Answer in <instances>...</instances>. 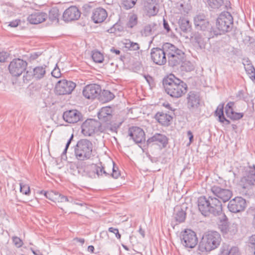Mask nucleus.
I'll use <instances>...</instances> for the list:
<instances>
[{
	"label": "nucleus",
	"mask_w": 255,
	"mask_h": 255,
	"mask_svg": "<svg viewBox=\"0 0 255 255\" xmlns=\"http://www.w3.org/2000/svg\"><path fill=\"white\" fill-rule=\"evenodd\" d=\"M198 207L200 212L204 216L212 214L220 215L222 212L221 201L215 197L202 196L198 199Z\"/></svg>",
	"instance_id": "7ed1b4c3"
},
{
	"label": "nucleus",
	"mask_w": 255,
	"mask_h": 255,
	"mask_svg": "<svg viewBox=\"0 0 255 255\" xmlns=\"http://www.w3.org/2000/svg\"><path fill=\"white\" fill-rule=\"evenodd\" d=\"M12 242L17 248H20L23 245L22 241L18 237L14 236L12 238Z\"/></svg>",
	"instance_id": "5fc2aeb1"
},
{
	"label": "nucleus",
	"mask_w": 255,
	"mask_h": 255,
	"mask_svg": "<svg viewBox=\"0 0 255 255\" xmlns=\"http://www.w3.org/2000/svg\"><path fill=\"white\" fill-rule=\"evenodd\" d=\"M73 134H72L71 137H70V138L68 139V140L67 142V143L65 146V148L62 152V155H63L64 154L65 155L66 154L67 149H68L70 144H71V141L73 140Z\"/></svg>",
	"instance_id": "e2e57ef3"
},
{
	"label": "nucleus",
	"mask_w": 255,
	"mask_h": 255,
	"mask_svg": "<svg viewBox=\"0 0 255 255\" xmlns=\"http://www.w3.org/2000/svg\"><path fill=\"white\" fill-rule=\"evenodd\" d=\"M167 44H163L161 48L154 47L151 49L150 56L151 60L156 65H164L167 62Z\"/></svg>",
	"instance_id": "1a4fd4ad"
},
{
	"label": "nucleus",
	"mask_w": 255,
	"mask_h": 255,
	"mask_svg": "<svg viewBox=\"0 0 255 255\" xmlns=\"http://www.w3.org/2000/svg\"><path fill=\"white\" fill-rule=\"evenodd\" d=\"M158 0H144V8L147 14L149 16H155L159 11Z\"/></svg>",
	"instance_id": "5701e85b"
},
{
	"label": "nucleus",
	"mask_w": 255,
	"mask_h": 255,
	"mask_svg": "<svg viewBox=\"0 0 255 255\" xmlns=\"http://www.w3.org/2000/svg\"><path fill=\"white\" fill-rule=\"evenodd\" d=\"M221 241L220 234L216 231H209L202 237L198 246L201 252H210L220 245Z\"/></svg>",
	"instance_id": "20e7f679"
},
{
	"label": "nucleus",
	"mask_w": 255,
	"mask_h": 255,
	"mask_svg": "<svg viewBox=\"0 0 255 255\" xmlns=\"http://www.w3.org/2000/svg\"><path fill=\"white\" fill-rule=\"evenodd\" d=\"M107 16V12L105 9L98 7L93 10L91 18L94 23H99L103 22Z\"/></svg>",
	"instance_id": "bb28decb"
},
{
	"label": "nucleus",
	"mask_w": 255,
	"mask_h": 255,
	"mask_svg": "<svg viewBox=\"0 0 255 255\" xmlns=\"http://www.w3.org/2000/svg\"><path fill=\"white\" fill-rule=\"evenodd\" d=\"M101 95V100L104 101V102H107L111 101L115 98V95L113 93L109 90H104Z\"/></svg>",
	"instance_id": "4c0bfd02"
},
{
	"label": "nucleus",
	"mask_w": 255,
	"mask_h": 255,
	"mask_svg": "<svg viewBox=\"0 0 255 255\" xmlns=\"http://www.w3.org/2000/svg\"><path fill=\"white\" fill-rule=\"evenodd\" d=\"M69 202L80 206H83L86 205V204L84 202L81 201H78L77 199H73L71 197H70V201Z\"/></svg>",
	"instance_id": "13d9d810"
},
{
	"label": "nucleus",
	"mask_w": 255,
	"mask_h": 255,
	"mask_svg": "<svg viewBox=\"0 0 255 255\" xmlns=\"http://www.w3.org/2000/svg\"><path fill=\"white\" fill-rule=\"evenodd\" d=\"M137 0H122V5L126 9L132 8L136 4Z\"/></svg>",
	"instance_id": "79ce46f5"
},
{
	"label": "nucleus",
	"mask_w": 255,
	"mask_h": 255,
	"mask_svg": "<svg viewBox=\"0 0 255 255\" xmlns=\"http://www.w3.org/2000/svg\"><path fill=\"white\" fill-rule=\"evenodd\" d=\"M82 133L85 136H91L100 131L104 132L101 123L95 119H87L81 126Z\"/></svg>",
	"instance_id": "6e6552de"
},
{
	"label": "nucleus",
	"mask_w": 255,
	"mask_h": 255,
	"mask_svg": "<svg viewBox=\"0 0 255 255\" xmlns=\"http://www.w3.org/2000/svg\"><path fill=\"white\" fill-rule=\"evenodd\" d=\"M52 76L55 78H58L60 77L61 74L60 69L58 68H55L51 72Z\"/></svg>",
	"instance_id": "680f3d73"
},
{
	"label": "nucleus",
	"mask_w": 255,
	"mask_h": 255,
	"mask_svg": "<svg viewBox=\"0 0 255 255\" xmlns=\"http://www.w3.org/2000/svg\"><path fill=\"white\" fill-rule=\"evenodd\" d=\"M8 57V54L5 52H0V62H4Z\"/></svg>",
	"instance_id": "0e129e2a"
},
{
	"label": "nucleus",
	"mask_w": 255,
	"mask_h": 255,
	"mask_svg": "<svg viewBox=\"0 0 255 255\" xmlns=\"http://www.w3.org/2000/svg\"><path fill=\"white\" fill-rule=\"evenodd\" d=\"M239 186L248 191L255 186V165L248 166L245 169V175L241 177Z\"/></svg>",
	"instance_id": "0eeeda50"
},
{
	"label": "nucleus",
	"mask_w": 255,
	"mask_h": 255,
	"mask_svg": "<svg viewBox=\"0 0 255 255\" xmlns=\"http://www.w3.org/2000/svg\"><path fill=\"white\" fill-rule=\"evenodd\" d=\"M47 17L45 12L37 11L29 15L27 19L31 24H37L44 21Z\"/></svg>",
	"instance_id": "a878e982"
},
{
	"label": "nucleus",
	"mask_w": 255,
	"mask_h": 255,
	"mask_svg": "<svg viewBox=\"0 0 255 255\" xmlns=\"http://www.w3.org/2000/svg\"><path fill=\"white\" fill-rule=\"evenodd\" d=\"M143 76L150 86H152L154 85V80L151 76L149 75H144Z\"/></svg>",
	"instance_id": "052dcab7"
},
{
	"label": "nucleus",
	"mask_w": 255,
	"mask_h": 255,
	"mask_svg": "<svg viewBox=\"0 0 255 255\" xmlns=\"http://www.w3.org/2000/svg\"><path fill=\"white\" fill-rule=\"evenodd\" d=\"M59 10L56 7L52 8L49 12V19L51 21H57L59 20Z\"/></svg>",
	"instance_id": "e433bc0d"
},
{
	"label": "nucleus",
	"mask_w": 255,
	"mask_h": 255,
	"mask_svg": "<svg viewBox=\"0 0 255 255\" xmlns=\"http://www.w3.org/2000/svg\"><path fill=\"white\" fill-rule=\"evenodd\" d=\"M209 7L213 9L220 8L224 3V0H207Z\"/></svg>",
	"instance_id": "c9c22d12"
},
{
	"label": "nucleus",
	"mask_w": 255,
	"mask_h": 255,
	"mask_svg": "<svg viewBox=\"0 0 255 255\" xmlns=\"http://www.w3.org/2000/svg\"><path fill=\"white\" fill-rule=\"evenodd\" d=\"M125 47L130 51H136L139 49V45L136 42L128 40L125 43Z\"/></svg>",
	"instance_id": "a19ab883"
},
{
	"label": "nucleus",
	"mask_w": 255,
	"mask_h": 255,
	"mask_svg": "<svg viewBox=\"0 0 255 255\" xmlns=\"http://www.w3.org/2000/svg\"><path fill=\"white\" fill-rule=\"evenodd\" d=\"M124 30V27L122 25L116 23L112 27L107 30V32L110 33H114L117 34L118 33L121 32Z\"/></svg>",
	"instance_id": "ea45409f"
},
{
	"label": "nucleus",
	"mask_w": 255,
	"mask_h": 255,
	"mask_svg": "<svg viewBox=\"0 0 255 255\" xmlns=\"http://www.w3.org/2000/svg\"><path fill=\"white\" fill-rule=\"evenodd\" d=\"M20 23V20L16 19L15 20H13L9 22L8 26H10L12 27H16Z\"/></svg>",
	"instance_id": "338daca9"
},
{
	"label": "nucleus",
	"mask_w": 255,
	"mask_h": 255,
	"mask_svg": "<svg viewBox=\"0 0 255 255\" xmlns=\"http://www.w3.org/2000/svg\"><path fill=\"white\" fill-rule=\"evenodd\" d=\"M211 192L219 200L226 202L229 201L232 196V192L228 189H225L218 185H214L211 187Z\"/></svg>",
	"instance_id": "f3484780"
},
{
	"label": "nucleus",
	"mask_w": 255,
	"mask_h": 255,
	"mask_svg": "<svg viewBox=\"0 0 255 255\" xmlns=\"http://www.w3.org/2000/svg\"><path fill=\"white\" fill-rule=\"evenodd\" d=\"M188 208V205L186 203L175 206L174 209L173 217L176 224L185 222L186 218V211Z\"/></svg>",
	"instance_id": "6ab92c4d"
},
{
	"label": "nucleus",
	"mask_w": 255,
	"mask_h": 255,
	"mask_svg": "<svg viewBox=\"0 0 255 255\" xmlns=\"http://www.w3.org/2000/svg\"><path fill=\"white\" fill-rule=\"evenodd\" d=\"M96 154L92 142L87 139H81L77 142L74 148L76 165L78 172L83 176L96 178L100 175L101 169L98 164H88L87 161L93 160Z\"/></svg>",
	"instance_id": "f257e3e1"
},
{
	"label": "nucleus",
	"mask_w": 255,
	"mask_h": 255,
	"mask_svg": "<svg viewBox=\"0 0 255 255\" xmlns=\"http://www.w3.org/2000/svg\"><path fill=\"white\" fill-rule=\"evenodd\" d=\"M110 51L113 53L116 54L117 55H119L121 54V51L119 49H115L114 47L111 48Z\"/></svg>",
	"instance_id": "774afa93"
},
{
	"label": "nucleus",
	"mask_w": 255,
	"mask_h": 255,
	"mask_svg": "<svg viewBox=\"0 0 255 255\" xmlns=\"http://www.w3.org/2000/svg\"><path fill=\"white\" fill-rule=\"evenodd\" d=\"M27 63L19 58L13 59L9 63L8 70L13 76L18 77L26 70Z\"/></svg>",
	"instance_id": "9b49d317"
},
{
	"label": "nucleus",
	"mask_w": 255,
	"mask_h": 255,
	"mask_svg": "<svg viewBox=\"0 0 255 255\" xmlns=\"http://www.w3.org/2000/svg\"><path fill=\"white\" fill-rule=\"evenodd\" d=\"M168 142V139L167 136L164 134L158 133H155L146 141L148 146L152 143L158 145L161 148H165Z\"/></svg>",
	"instance_id": "aec40b11"
},
{
	"label": "nucleus",
	"mask_w": 255,
	"mask_h": 255,
	"mask_svg": "<svg viewBox=\"0 0 255 255\" xmlns=\"http://www.w3.org/2000/svg\"><path fill=\"white\" fill-rule=\"evenodd\" d=\"M110 232L113 233L115 234L116 237L118 239H120L121 238V235L119 232V230L117 228H115L113 227H110L108 229Z\"/></svg>",
	"instance_id": "bf43d9fd"
},
{
	"label": "nucleus",
	"mask_w": 255,
	"mask_h": 255,
	"mask_svg": "<svg viewBox=\"0 0 255 255\" xmlns=\"http://www.w3.org/2000/svg\"><path fill=\"white\" fill-rule=\"evenodd\" d=\"M249 246L251 252L255 255V234L250 237L249 239Z\"/></svg>",
	"instance_id": "09e8293b"
},
{
	"label": "nucleus",
	"mask_w": 255,
	"mask_h": 255,
	"mask_svg": "<svg viewBox=\"0 0 255 255\" xmlns=\"http://www.w3.org/2000/svg\"><path fill=\"white\" fill-rule=\"evenodd\" d=\"M181 236V243L185 247L192 249L197 245L198 240L196 234L193 231L185 229Z\"/></svg>",
	"instance_id": "f8f14e48"
},
{
	"label": "nucleus",
	"mask_w": 255,
	"mask_h": 255,
	"mask_svg": "<svg viewBox=\"0 0 255 255\" xmlns=\"http://www.w3.org/2000/svg\"><path fill=\"white\" fill-rule=\"evenodd\" d=\"M81 15V12L76 6H71L66 9L63 14V18L65 21H70L78 19Z\"/></svg>",
	"instance_id": "b1692460"
},
{
	"label": "nucleus",
	"mask_w": 255,
	"mask_h": 255,
	"mask_svg": "<svg viewBox=\"0 0 255 255\" xmlns=\"http://www.w3.org/2000/svg\"><path fill=\"white\" fill-rule=\"evenodd\" d=\"M233 250H229L228 247L224 246L220 250V255H231Z\"/></svg>",
	"instance_id": "6e6d98bb"
},
{
	"label": "nucleus",
	"mask_w": 255,
	"mask_h": 255,
	"mask_svg": "<svg viewBox=\"0 0 255 255\" xmlns=\"http://www.w3.org/2000/svg\"><path fill=\"white\" fill-rule=\"evenodd\" d=\"M137 23V16L136 14H133L129 17V20L127 23L128 27L132 28Z\"/></svg>",
	"instance_id": "c03bdc74"
},
{
	"label": "nucleus",
	"mask_w": 255,
	"mask_h": 255,
	"mask_svg": "<svg viewBox=\"0 0 255 255\" xmlns=\"http://www.w3.org/2000/svg\"><path fill=\"white\" fill-rule=\"evenodd\" d=\"M63 118L68 123H76L82 120V114L78 110H71L64 112Z\"/></svg>",
	"instance_id": "4be33fe9"
},
{
	"label": "nucleus",
	"mask_w": 255,
	"mask_h": 255,
	"mask_svg": "<svg viewBox=\"0 0 255 255\" xmlns=\"http://www.w3.org/2000/svg\"><path fill=\"white\" fill-rule=\"evenodd\" d=\"M245 69L249 76L255 72V68L252 63L245 67Z\"/></svg>",
	"instance_id": "4d7b16f0"
},
{
	"label": "nucleus",
	"mask_w": 255,
	"mask_h": 255,
	"mask_svg": "<svg viewBox=\"0 0 255 255\" xmlns=\"http://www.w3.org/2000/svg\"><path fill=\"white\" fill-rule=\"evenodd\" d=\"M247 207L246 201L241 197H236L231 200L228 205L229 210L233 213L244 211Z\"/></svg>",
	"instance_id": "2eb2a0df"
},
{
	"label": "nucleus",
	"mask_w": 255,
	"mask_h": 255,
	"mask_svg": "<svg viewBox=\"0 0 255 255\" xmlns=\"http://www.w3.org/2000/svg\"><path fill=\"white\" fill-rule=\"evenodd\" d=\"M218 216H219V221L218 223L219 228L222 233L224 230H226V227L227 225L229 224L228 218L225 214H223L222 213L221 215Z\"/></svg>",
	"instance_id": "f704fd0d"
},
{
	"label": "nucleus",
	"mask_w": 255,
	"mask_h": 255,
	"mask_svg": "<svg viewBox=\"0 0 255 255\" xmlns=\"http://www.w3.org/2000/svg\"><path fill=\"white\" fill-rule=\"evenodd\" d=\"M107 124L103 128L104 132H111L117 133L118 129L120 128L122 123H112L110 122L106 123Z\"/></svg>",
	"instance_id": "72a5a7b5"
},
{
	"label": "nucleus",
	"mask_w": 255,
	"mask_h": 255,
	"mask_svg": "<svg viewBox=\"0 0 255 255\" xmlns=\"http://www.w3.org/2000/svg\"><path fill=\"white\" fill-rule=\"evenodd\" d=\"M56 199H55L54 201L55 202L62 203L69 202L70 201V198H68L67 196L62 195L58 192H57L56 195Z\"/></svg>",
	"instance_id": "a18cd8bd"
},
{
	"label": "nucleus",
	"mask_w": 255,
	"mask_h": 255,
	"mask_svg": "<svg viewBox=\"0 0 255 255\" xmlns=\"http://www.w3.org/2000/svg\"><path fill=\"white\" fill-rule=\"evenodd\" d=\"M234 24L233 17L228 11L222 12L216 21V27L219 31L216 35L225 34L232 30Z\"/></svg>",
	"instance_id": "423d86ee"
},
{
	"label": "nucleus",
	"mask_w": 255,
	"mask_h": 255,
	"mask_svg": "<svg viewBox=\"0 0 255 255\" xmlns=\"http://www.w3.org/2000/svg\"><path fill=\"white\" fill-rule=\"evenodd\" d=\"M99 164L100 165H98V168L101 169V171L100 175H97V177H102L103 176V175H104L105 176H110L111 171L105 170V167L102 166L101 162H100Z\"/></svg>",
	"instance_id": "603ef678"
},
{
	"label": "nucleus",
	"mask_w": 255,
	"mask_h": 255,
	"mask_svg": "<svg viewBox=\"0 0 255 255\" xmlns=\"http://www.w3.org/2000/svg\"><path fill=\"white\" fill-rule=\"evenodd\" d=\"M167 44V57L169 66L174 67L182 63L185 60V53L180 49L170 43Z\"/></svg>",
	"instance_id": "39448f33"
},
{
	"label": "nucleus",
	"mask_w": 255,
	"mask_h": 255,
	"mask_svg": "<svg viewBox=\"0 0 255 255\" xmlns=\"http://www.w3.org/2000/svg\"><path fill=\"white\" fill-rule=\"evenodd\" d=\"M187 107L191 112L196 111L199 108L201 98L200 94L196 91H190L187 95Z\"/></svg>",
	"instance_id": "ddd939ff"
},
{
	"label": "nucleus",
	"mask_w": 255,
	"mask_h": 255,
	"mask_svg": "<svg viewBox=\"0 0 255 255\" xmlns=\"http://www.w3.org/2000/svg\"><path fill=\"white\" fill-rule=\"evenodd\" d=\"M238 232L237 224L235 223H229L226 227V230L222 232L224 235H234Z\"/></svg>",
	"instance_id": "473e14b6"
},
{
	"label": "nucleus",
	"mask_w": 255,
	"mask_h": 255,
	"mask_svg": "<svg viewBox=\"0 0 255 255\" xmlns=\"http://www.w3.org/2000/svg\"><path fill=\"white\" fill-rule=\"evenodd\" d=\"M45 68V66H38L33 68L29 67L23 76L24 82H28L32 79L36 80L42 79L46 74Z\"/></svg>",
	"instance_id": "9d476101"
},
{
	"label": "nucleus",
	"mask_w": 255,
	"mask_h": 255,
	"mask_svg": "<svg viewBox=\"0 0 255 255\" xmlns=\"http://www.w3.org/2000/svg\"><path fill=\"white\" fill-rule=\"evenodd\" d=\"M162 84L165 92L172 98H180L187 92V84L173 74L164 78Z\"/></svg>",
	"instance_id": "f03ea898"
},
{
	"label": "nucleus",
	"mask_w": 255,
	"mask_h": 255,
	"mask_svg": "<svg viewBox=\"0 0 255 255\" xmlns=\"http://www.w3.org/2000/svg\"><path fill=\"white\" fill-rule=\"evenodd\" d=\"M113 112L114 110L111 107H102L97 114L98 119L103 123L110 122L113 118Z\"/></svg>",
	"instance_id": "393cba45"
},
{
	"label": "nucleus",
	"mask_w": 255,
	"mask_h": 255,
	"mask_svg": "<svg viewBox=\"0 0 255 255\" xmlns=\"http://www.w3.org/2000/svg\"><path fill=\"white\" fill-rule=\"evenodd\" d=\"M92 58L96 63H101L104 61L103 55L98 51H93Z\"/></svg>",
	"instance_id": "58836bf2"
},
{
	"label": "nucleus",
	"mask_w": 255,
	"mask_h": 255,
	"mask_svg": "<svg viewBox=\"0 0 255 255\" xmlns=\"http://www.w3.org/2000/svg\"><path fill=\"white\" fill-rule=\"evenodd\" d=\"M157 27V25L155 23H151L145 25L141 31L142 35L148 36L153 34L156 30Z\"/></svg>",
	"instance_id": "2f4dec72"
},
{
	"label": "nucleus",
	"mask_w": 255,
	"mask_h": 255,
	"mask_svg": "<svg viewBox=\"0 0 255 255\" xmlns=\"http://www.w3.org/2000/svg\"><path fill=\"white\" fill-rule=\"evenodd\" d=\"M180 64L181 65L182 70L191 71L194 69L193 65L189 61H186L184 60L183 63Z\"/></svg>",
	"instance_id": "37998d69"
},
{
	"label": "nucleus",
	"mask_w": 255,
	"mask_h": 255,
	"mask_svg": "<svg viewBox=\"0 0 255 255\" xmlns=\"http://www.w3.org/2000/svg\"><path fill=\"white\" fill-rule=\"evenodd\" d=\"M178 23L180 28L184 33H188L191 32L192 25L189 20L185 18H180Z\"/></svg>",
	"instance_id": "c756f323"
},
{
	"label": "nucleus",
	"mask_w": 255,
	"mask_h": 255,
	"mask_svg": "<svg viewBox=\"0 0 255 255\" xmlns=\"http://www.w3.org/2000/svg\"><path fill=\"white\" fill-rule=\"evenodd\" d=\"M215 115L218 117L219 121L226 125H228L230 124V121L227 119L224 114V105H220L217 107L215 111Z\"/></svg>",
	"instance_id": "7c9ffc66"
},
{
	"label": "nucleus",
	"mask_w": 255,
	"mask_h": 255,
	"mask_svg": "<svg viewBox=\"0 0 255 255\" xmlns=\"http://www.w3.org/2000/svg\"><path fill=\"white\" fill-rule=\"evenodd\" d=\"M121 175L120 171L119 170L118 168L115 167V162H113L112 172L110 171V176L114 179H117Z\"/></svg>",
	"instance_id": "49530a36"
},
{
	"label": "nucleus",
	"mask_w": 255,
	"mask_h": 255,
	"mask_svg": "<svg viewBox=\"0 0 255 255\" xmlns=\"http://www.w3.org/2000/svg\"><path fill=\"white\" fill-rule=\"evenodd\" d=\"M128 134L130 139L136 143H140L145 141V134L144 130L138 127H131L128 128Z\"/></svg>",
	"instance_id": "a211bd4d"
},
{
	"label": "nucleus",
	"mask_w": 255,
	"mask_h": 255,
	"mask_svg": "<svg viewBox=\"0 0 255 255\" xmlns=\"http://www.w3.org/2000/svg\"><path fill=\"white\" fill-rule=\"evenodd\" d=\"M101 86L98 84H92L85 86L83 90V95L88 99H95L101 93Z\"/></svg>",
	"instance_id": "dca6fc26"
},
{
	"label": "nucleus",
	"mask_w": 255,
	"mask_h": 255,
	"mask_svg": "<svg viewBox=\"0 0 255 255\" xmlns=\"http://www.w3.org/2000/svg\"><path fill=\"white\" fill-rule=\"evenodd\" d=\"M155 119L161 125L164 126H168L170 124V121L172 117L163 112H157L154 116Z\"/></svg>",
	"instance_id": "cd10ccee"
},
{
	"label": "nucleus",
	"mask_w": 255,
	"mask_h": 255,
	"mask_svg": "<svg viewBox=\"0 0 255 255\" xmlns=\"http://www.w3.org/2000/svg\"><path fill=\"white\" fill-rule=\"evenodd\" d=\"M20 191L23 194L28 195L30 192V188L27 184L20 183Z\"/></svg>",
	"instance_id": "8fccbe9b"
},
{
	"label": "nucleus",
	"mask_w": 255,
	"mask_h": 255,
	"mask_svg": "<svg viewBox=\"0 0 255 255\" xmlns=\"http://www.w3.org/2000/svg\"><path fill=\"white\" fill-rule=\"evenodd\" d=\"M191 37L196 46H198L200 49L205 48L206 42L202 34L195 32Z\"/></svg>",
	"instance_id": "c85d7f7f"
},
{
	"label": "nucleus",
	"mask_w": 255,
	"mask_h": 255,
	"mask_svg": "<svg viewBox=\"0 0 255 255\" xmlns=\"http://www.w3.org/2000/svg\"><path fill=\"white\" fill-rule=\"evenodd\" d=\"M76 85L74 82L65 79L60 80L56 85V93L59 95L70 94L75 88Z\"/></svg>",
	"instance_id": "4468645a"
},
{
	"label": "nucleus",
	"mask_w": 255,
	"mask_h": 255,
	"mask_svg": "<svg viewBox=\"0 0 255 255\" xmlns=\"http://www.w3.org/2000/svg\"><path fill=\"white\" fill-rule=\"evenodd\" d=\"M195 28L198 30L205 31L209 28V21L206 15L203 13L196 15L194 17Z\"/></svg>",
	"instance_id": "412c9836"
},
{
	"label": "nucleus",
	"mask_w": 255,
	"mask_h": 255,
	"mask_svg": "<svg viewBox=\"0 0 255 255\" xmlns=\"http://www.w3.org/2000/svg\"><path fill=\"white\" fill-rule=\"evenodd\" d=\"M243 113H237L234 111L227 117L232 120H239L244 117Z\"/></svg>",
	"instance_id": "de8ad7c7"
},
{
	"label": "nucleus",
	"mask_w": 255,
	"mask_h": 255,
	"mask_svg": "<svg viewBox=\"0 0 255 255\" xmlns=\"http://www.w3.org/2000/svg\"><path fill=\"white\" fill-rule=\"evenodd\" d=\"M163 27H164V29H165L166 30L167 32L168 33L171 31V29H170V26L168 23V22L164 18H163Z\"/></svg>",
	"instance_id": "69168bd1"
},
{
	"label": "nucleus",
	"mask_w": 255,
	"mask_h": 255,
	"mask_svg": "<svg viewBox=\"0 0 255 255\" xmlns=\"http://www.w3.org/2000/svg\"><path fill=\"white\" fill-rule=\"evenodd\" d=\"M234 105V103L233 102H230L226 105L225 107V113L227 116H229L234 112V109L233 108Z\"/></svg>",
	"instance_id": "864d4df0"
},
{
	"label": "nucleus",
	"mask_w": 255,
	"mask_h": 255,
	"mask_svg": "<svg viewBox=\"0 0 255 255\" xmlns=\"http://www.w3.org/2000/svg\"><path fill=\"white\" fill-rule=\"evenodd\" d=\"M57 193V191L52 190L47 191V192H45V196L47 199L54 202L55 199H56V195Z\"/></svg>",
	"instance_id": "3c124183"
}]
</instances>
